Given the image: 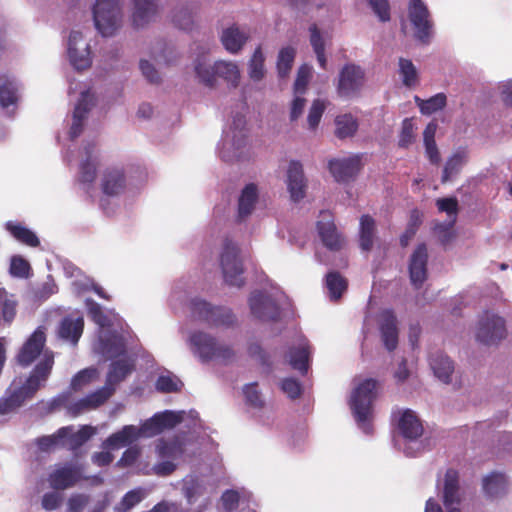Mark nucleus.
Instances as JSON below:
<instances>
[{"label": "nucleus", "mask_w": 512, "mask_h": 512, "mask_svg": "<svg viewBox=\"0 0 512 512\" xmlns=\"http://www.w3.org/2000/svg\"><path fill=\"white\" fill-rule=\"evenodd\" d=\"M365 73L355 64H347L339 74L337 92L341 97H351L359 93L364 84Z\"/></svg>", "instance_id": "ddd939ff"}, {"label": "nucleus", "mask_w": 512, "mask_h": 512, "mask_svg": "<svg viewBox=\"0 0 512 512\" xmlns=\"http://www.w3.org/2000/svg\"><path fill=\"white\" fill-rule=\"evenodd\" d=\"M68 56L76 70H85L92 64L90 46L83 41L81 32L72 31L68 39Z\"/></svg>", "instance_id": "4468645a"}, {"label": "nucleus", "mask_w": 512, "mask_h": 512, "mask_svg": "<svg viewBox=\"0 0 512 512\" xmlns=\"http://www.w3.org/2000/svg\"><path fill=\"white\" fill-rule=\"evenodd\" d=\"M295 56L296 50L291 46L284 47L279 51L277 70L280 77L283 78L289 74L293 66Z\"/></svg>", "instance_id": "09e8293b"}, {"label": "nucleus", "mask_w": 512, "mask_h": 512, "mask_svg": "<svg viewBox=\"0 0 512 512\" xmlns=\"http://www.w3.org/2000/svg\"><path fill=\"white\" fill-rule=\"evenodd\" d=\"M459 502V474L455 469H448L444 479L443 504L448 510Z\"/></svg>", "instance_id": "bb28decb"}, {"label": "nucleus", "mask_w": 512, "mask_h": 512, "mask_svg": "<svg viewBox=\"0 0 512 512\" xmlns=\"http://www.w3.org/2000/svg\"><path fill=\"white\" fill-rule=\"evenodd\" d=\"M121 8L118 0H96L93 7L95 27L102 36L115 34L121 25Z\"/></svg>", "instance_id": "20e7f679"}, {"label": "nucleus", "mask_w": 512, "mask_h": 512, "mask_svg": "<svg viewBox=\"0 0 512 512\" xmlns=\"http://www.w3.org/2000/svg\"><path fill=\"white\" fill-rule=\"evenodd\" d=\"M182 492L189 505H193L199 496L203 494V486L197 479L184 480Z\"/></svg>", "instance_id": "6e6d98bb"}, {"label": "nucleus", "mask_w": 512, "mask_h": 512, "mask_svg": "<svg viewBox=\"0 0 512 512\" xmlns=\"http://www.w3.org/2000/svg\"><path fill=\"white\" fill-rule=\"evenodd\" d=\"M429 364L438 379L444 383L451 381L454 364L447 355H444L442 352L432 354L429 358Z\"/></svg>", "instance_id": "c85d7f7f"}, {"label": "nucleus", "mask_w": 512, "mask_h": 512, "mask_svg": "<svg viewBox=\"0 0 512 512\" xmlns=\"http://www.w3.org/2000/svg\"><path fill=\"white\" fill-rule=\"evenodd\" d=\"M508 481L504 474L492 472L483 479V490L487 497L498 498L507 493Z\"/></svg>", "instance_id": "c756f323"}, {"label": "nucleus", "mask_w": 512, "mask_h": 512, "mask_svg": "<svg viewBox=\"0 0 512 512\" xmlns=\"http://www.w3.org/2000/svg\"><path fill=\"white\" fill-rule=\"evenodd\" d=\"M398 429L401 435L409 440H415L423 434V426L413 411L405 410L399 421Z\"/></svg>", "instance_id": "a878e982"}, {"label": "nucleus", "mask_w": 512, "mask_h": 512, "mask_svg": "<svg viewBox=\"0 0 512 512\" xmlns=\"http://www.w3.org/2000/svg\"><path fill=\"white\" fill-rule=\"evenodd\" d=\"M375 233L376 222L374 218L368 214L362 215L359 229V246L362 251L369 252L373 248Z\"/></svg>", "instance_id": "7c9ffc66"}, {"label": "nucleus", "mask_w": 512, "mask_h": 512, "mask_svg": "<svg viewBox=\"0 0 512 512\" xmlns=\"http://www.w3.org/2000/svg\"><path fill=\"white\" fill-rule=\"evenodd\" d=\"M191 316L209 327H219L224 324V311L221 306L212 305L201 298H193L189 303Z\"/></svg>", "instance_id": "1a4fd4ad"}, {"label": "nucleus", "mask_w": 512, "mask_h": 512, "mask_svg": "<svg viewBox=\"0 0 512 512\" xmlns=\"http://www.w3.org/2000/svg\"><path fill=\"white\" fill-rule=\"evenodd\" d=\"M310 31V43L316 54L317 60L321 68L326 69V56H325V44L320 34V31L316 24H312L309 28Z\"/></svg>", "instance_id": "de8ad7c7"}, {"label": "nucleus", "mask_w": 512, "mask_h": 512, "mask_svg": "<svg viewBox=\"0 0 512 512\" xmlns=\"http://www.w3.org/2000/svg\"><path fill=\"white\" fill-rule=\"evenodd\" d=\"M94 429L91 426H82L77 432L73 430L69 432L67 437L62 441L65 443L69 450L75 452L82 445H84L94 434Z\"/></svg>", "instance_id": "79ce46f5"}, {"label": "nucleus", "mask_w": 512, "mask_h": 512, "mask_svg": "<svg viewBox=\"0 0 512 512\" xmlns=\"http://www.w3.org/2000/svg\"><path fill=\"white\" fill-rule=\"evenodd\" d=\"M326 287L330 294V299L337 301L347 290V280L338 272L332 271L326 275Z\"/></svg>", "instance_id": "a19ab883"}, {"label": "nucleus", "mask_w": 512, "mask_h": 512, "mask_svg": "<svg viewBox=\"0 0 512 512\" xmlns=\"http://www.w3.org/2000/svg\"><path fill=\"white\" fill-rule=\"evenodd\" d=\"M191 316L209 327H219L224 324V311L221 306L212 305L201 298H193L189 303Z\"/></svg>", "instance_id": "6e6552de"}, {"label": "nucleus", "mask_w": 512, "mask_h": 512, "mask_svg": "<svg viewBox=\"0 0 512 512\" xmlns=\"http://www.w3.org/2000/svg\"><path fill=\"white\" fill-rule=\"evenodd\" d=\"M310 350L308 345L290 349L289 363L291 367L305 375L309 368Z\"/></svg>", "instance_id": "ea45409f"}, {"label": "nucleus", "mask_w": 512, "mask_h": 512, "mask_svg": "<svg viewBox=\"0 0 512 512\" xmlns=\"http://www.w3.org/2000/svg\"><path fill=\"white\" fill-rule=\"evenodd\" d=\"M335 135L339 139L352 137L358 130V121L351 114L339 115L335 118Z\"/></svg>", "instance_id": "58836bf2"}, {"label": "nucleus", "mask_w": 512, "mask_h": 512, "mask_svg": "<svg viewBox=\"0 0 512 512\" xmlns=\"http://www.w3.org/2000/svg\"><path fill=\"white\" fill-rule=\"evenodd\" d=\"M378 327L383 345L389 352L394 351L398 346L399 330L392 309H384L379 313Z\"/></svg>", "instance_id": "2eb2a0df"}, {"label": "nucleus", "mask_w": 512, "mask_h": 512, "mask_svg": "<svg viewBox=\"0 0 512 512\" xmlns=\"http://www.w3.org/2000/svg\"><path fill=\"white\" fill-rule=\"evenodd\" d=\"M5 227L6 230L9 231L10 234L19 242L30 247H37L40 245L37 235L20 223L9 221L6 223Z\"/></svg>", "instance_id": "c9c22d12"}, {"label": "nucleus", "mask_w": 512, "mask_h": 512, "mask_svg": "<svg viewBox=\"0 0 512 512\" xmlns=\"http://www.w3.org/2000/svg\"><path fill=\"white\" fill-rule=\"evenodd\" d=\"M133 25L137 28L149 23L157 14L156 0H134Z\"/></svg>", "instance_id": "393cba45"}, {"label": "nucleus", "mask_w": 512, "mask_h": 512, "mask_svg": "<svg viewBox=\"0 0 512 512\" xmlns=\"http://www.w3.org/2000/svg\"><path fill=\"white\" fill-rule=\"evenodd\" d=\"M264 55L262 52V47L258 46L254 52L253 55L249 61V77L253 81H260L263 79L265 75V69H264Z\"/></svg>", "instance_id": "8fccbe9b"}, {"label": "nucleus", "mask_w": 512, "mask_h": 512, "mask_svg": "<svg viewBox=\"0 0 512 512\" xmlns=\"http://www.w3.org/2000/svg\"><path fill=\"white\" fill-rule=\"evenodd\" d=\"M134 366L127 359H120L111 363L106 377V385L115 388L133 370Z\"/></svg>", "instance_id": "f704fd0d"}, {"label": "nucleus", "mask_w": 512, "mask_h": 512, "mask_svg": "<svg viewBox=\"0 0 512 512\" xmlns=\"http://www.w3.org/2000/svg\"><path fill=\"white\" fill-rule=\"evenodd\" d=\"M414 100L422 114L431 115L446 106L447 97L444 93H438L427 100H423L419 96H415Z\"/></svg>", "instance_id": "37998d69"}, {"label": "nucleus", "mask_w": 512, "mask_h": 512, "mask_svg": "<svg viewBox=\"0 0 512 512\" xmlns=\"http://www.w3.org/2000/svg\"><path fill=\"white\" fill-rule=\"evenodd\" d=\"M183 412H174L166 410L164 412L156 413L157 419L160 421L163 431L165 429H172L183 421Z\"/></svg>", "instance_id": "bf43d9fd"}, {"label": "nucleus", "mask_w": 512, "mask_h": 512, "mask_svg": "<svg viewBox=\"0 0 512 512\" xmlns=\"http://www.w3.org/2000/svg\"><path fill=\"white\" fill-rule=\"evenodd\" d=\"M415 141L414 123L410 118H405L399 135L398 145L401 148H408Z\"/></svg>", "instance_id": "13d9d810"}, {"label": "nucleus", "mask_w": 512, "mask_h": 512, "mask_svg": "<svg viewBox=\"0 0 512 512\" xmlns=\"http://www.w3.org/2000/svg\"><path fill=\"white\" fill-rule=\"evenodd\" d=\"M71 431L72 426L61 427L52 435L39 437L36 444L41 451L49 452L59 445L64 446L65 443L62 441Z\"/></svg>", "instance_id": "4c0bfd02"}, {"label": "nucleus", "mask_w": 512, "mask_h": 512, "mask_svg": "<svg viewBox=\"0 0 512 512\" xmlns=\"http://www.w3.org/2000/svg\"><path fill=\"white\" fill-rule=\"evenodd\" d=\"M428 249L420 243L413 251L409 262V276L412 285L419 289L427 279Z\"/></svg>", "instance_id": "6ab92c4d"}, {"label": "nucleus", "mask_w": 512, "mask_h": 512, "mask_svg": "<svg viewBox=\"0 0 512 512\" xmlns=\"http://www.w3.org/2000/svg\"><path fill=\"white\" fill-rule=\"evenodd\" d=\"M377 385L378 382L375 379H365L354 389L350 398L353 415L366 434L372 432V404L376 398Z\"/></svg>", "instance_id": "f03ea898"}, {"label": "nucleus", "mask_w": 512, "mask_h": 512, "mask_svg": "<svg viewBox=\"0 0 512 512\" xmlns=\"http://www.w3.org/2000/svg\"><path fill=\"white\" fill-rule=\"evenodd\" d=\"M18 85L14 78L3 74L0 75V105L8 108L18 102Z\"/></svg>", "instance_id": "2f4dec72"}, {"label": "nucleus", "mask_w": 512, "mask_h": 512, "mask_svg": "<svg viewBox=\"0 0 512 512\" xmlns=\"http://www.w3.org/2000/svg\"><path fill=\"white\" fill-rule=\"evenodd\" d=\"M328 168L337 182H349L357 176L362 168L361 156L332 159L328 163Z\"/></svg>", "instance_id": "dca6fc26"}, {"label": "nucleus", "mask_w": 512, "mask_h": 512, "mask_svg": "<svg viewBox=\"0 0 512 512\" xmlns=\"http://www.w3.org/2000/svg\"><path fill=\"white\" fill-rule=\"evenodd\" d=\"M51 362L46 358L36 368H32L22 384L11 383L0 398V415L16 412L27 401L32 400L41 388L45 387L51 376Z\"/></svg>", "instance_id": "f257e3e1"}, {"label": "nucleus", "mask_w": 512, "mask_h": 512, "mask_svg": "<svg viewBox=\"0 0 512 512\" xmlns=\"http://www.w3.org/2000/svg\"><path fill=\"white\" fill-rule=\"evenodd\" d=\"M182 382L175 377L169 375H161L158 377L155 387L162 393H173L181 390Z\"/></svg>", "instance_id": "4d7b16f0"}, {"label": "nucleus", "mask_w": 512, "mask_h": 512, "mask_svg": "<svg viewBox=\"0 0 512 512\" xmlns=\"http://www.w3.org/2000/svg\"><path fill=\"white\" fill-rule=\"evenodd\" d=\"M250 38V33L244 28L232 25L226 28V51L237 54Z\"/></svg>", "instance_id": "473e14b6"}, {"label": "nucleus", "mask_w": 512, "mask_h": 512, "mask_svg": "<svg viewBox=\"0 0 512 512\" xmlns=\"http://www.w3.org/2000/svg\"><path fill=\"white\" fill-rule=\"evenodd\" d=\"M287 186L294 202H298L305 197L306 180L303 167L299 161H291L287 171Z\"/></svg>", "instance_id": "4be33fe9"}, {"label": "nucleus", "mask_w": 512, "mask_h": 512, "mask_svg": "<svg viewBox=\"0 0 512 512\" xmlns=\"http://www.w3.org/2000/svg\"><path fill=\"white\" fill-rule=\"evenodd\" d=\"M191 349L202 362H209L222 355L223 347L211 335L195 331L189 337Z\"/></svg>", "instance_id": "9b49d317"}, {"label": "nucleus", "mask_w": 512, "mask_h": 512, "mask_svg": "<svg viewBox=\"0 0 512 512\" xmlns=\"http://www.w3.org/2000/svg\"><path fill=\"white\" fill-rule=\"evenodd\" d=\"M436 206L440 212H445L452 219L448 223H438L435 231L439 234L442 244H447L453 238V227L458 213V200L455 197L439 198Z\"/></svg>", "instance_id": "a211bd4d"}, {"label": "nucleus", "mask_w": 512, "mask_h": 512, "mask_svg": "<svg viewBox=\"0 0 512 512\" xmlns=\"http://www.w3.org/2000/svg\"><path fill=\"white\" fill-rule=\"evenodd\" d=\"M325 108L326 105L324 101L320 99H316L313 101L307 117L308 124L311 129H315L318 126L322 118V115L325 111Z\"/></svg>", "instance_id": "69168bd1"}, {"label": "nucleus", "mask_w": 512, "mask_h": 512, "mask_svg": "<svg viewBox=\"0 0 512 512\" xmlns=\"http://www.w3.org/2000/svg\"><path fill=\"white\" fill-rule=\"evenodd\" d=\"M191 316L209 327H219L224 324V311L221 306L212 305L201 298H193L189 303Z\"/></svg>", "instance_id": "9d476101"}, {"label": "nucleus", "mask_w": 512, "mask_h": 512, "mask_svg": "<svg viewBox=\"0 0 512 512\" xmlns=\"http://www.w3.org/2000/svg\"><path fill=\"white\" fill-rule=\"evenodd\" d=\"M252 493L245 488L226 489V512L236 510L240 504L249 505Z\"/></svg>", "instance_id": "a18cd8bd"}, {"label": "nucleus", "mask_w": 512, "mask_h": 512, "mask_svg": "<svg viewBox=\"0 0 512 512\" xmlns=\"http://www.w3.org/2000/svg\"><path fill=\"white\" fill-rule=\"evenodd\" d=\"M140 430L134 425H125L121 430L111 434L105 441L104 447L115 450L131 445L140 437Z\"/></svg>", "instance_id": "b1692460"}, {"label": "nucleus", "mask_w": 512, "mask_h": 512, "mask_svg": "<svg viewBox=\"0 0 512 512\" xmlns=\"http://www.w3.org/2000/svg\"><path fill=\"white\" fill-rule=\"evenodd\" d=\"M84 466L81 464L66 463L57 466L47 477L49 486L56 491H63L74 487L81 480H86Z\"/></svg>", "instance_id": "39448f33"}, {"label": "nucleus", "mask_w": 512, "mask_h": 512, "mask_svg": "<svg viewBox=\"0 0 512 512\" xmlns=\"http://www.w3.org/2000/svg\"><path fill=\"white\" fill-rule=\"evenodd\" d=\"M233 147L237 151V160L243 158V149L247 146L246 119L243 115L237 114L233 119Z\"/></svg>", "instance_id": "72a5a7b5"}, {"label": "nucleus", "mask_w": 512, "mask_h": 512, "mask_svg": "<svg viewBox=\"0 0 512 512\" xmlns=\"http://www.w3.org/2000/svg\"><path fill=\"white\" fill-rule=\"evenodd\" d=\"M85 306L87 309L88 316L91 318L93 322H95L100 327L104 328L109 325V318L103 312L102 307L92 298H87L85 300Z\"/></svg>", "instance_id": "864d4df0"}, {"label": "nucleus", "mask_w": 512, "mask_h": 512, "mask_svg": "<svg viewBox=\"0 0 512 512\" xmlns=\"http://www.w3.org/2000/svg\"><path fill=\"white\" fill-rule=\"evenodd\" d=\"M126 187L124 171L119 168H107L102 176L101 188L107 196H118Z\"/></svg>", "instance_id": "5701e85b"}, {"label": "nucleus", "mask_w": 512, "mask_h": 512, "mask_svg": "<svg viewBox=\"0 0 512 512\" xmlns=\"http://www.w3.org/2000/svg\"><path fill=\"white\" fill-rule=\"evenodd\" d=\"M223 62H217L213 67H206V62L197 59L195 72L200 81L208 87H213L218 76H221Z\"/></svg>", "instance_id": "e433bc0d"}, {"label": "nucleus", "mask_w": 512, "mask_h": 512, "mask_svg": "<svg viewBox=\"0 0 512 512\" xmlns=\"http://www.w3.org/2000/svg\"><path fill=\"white\" fill-rule=\"evenodd\" d=\"M249 306L254 317L265 322L280 319L281 310L277 302L269 295L256 291L249 298Z\"/></svg>", "instance_id": "0eeeda50"}, {"label": "nucleus", "mask_w": 512, "mask_h": 512, "mask_svg": "<svg viewBox=\"0 0 512 512\" xmlns=\"http://www.w3.org/2000/svg\"><path fill=\"white\" fill-rule=\"evenodd\" d=\"M114 391L115 388L105 384L103 387L93 393L88 394L84 398L92 410L103 405L113 395Z\"/></svg>", "instance_id": "603ef678"}, {"label": "nucleus", "mask_w": 512, "mask_h": 512, "mask_svg": "<svg viewBox=\"0 0 512 512\" xmlns=\"http://www.w3.org/2000/svg\"><path fill=\"white\" fill-rule=\"evenodd\" d=\"M259 200V189L255 183L244 186L238 197L236 222H246L253 214Z\"/></svg>", "instance_id": "412c9836"}, {"label": "nucleus", "mask_w": 512, "mask_h": 512, "mask_svg": "<svg viewBox=\"0 0 512 512\" xmlns=\"http://www.w3.org/2000/svg\"><path fill=\"white\" fill-rule=\"evenodd\" d=\"M174 25L181 30L190 31L194 25V19L191 11L187 8H182L176 11L172 19Z\"/></svg>", "instance_id": "052dcab7"}, {"label": "nucleus", "mask_w": 512, "mask_h": 512, "mask_svg": "<svg viewBox=\"0 0 512 512\" xmlns=\"http://www.w3.org/2000/svg\"><path fill=\"white\" fill-rule=\"evenodd\" d=\"M507 335L505 320L495 314L485 312L481 317L476 338L485 345L497 344Z\"/></svg>", "instance_id": "423d86ee"}, {"label": "nucleus", "mask_w": 512, "mask_h": 512, "mask_svg": "<svg viewBox=\"0 0 512 512\" xmlns=\"http://www.w3.org/2000/svg\"><path fill=\"white\" fill-rule=\"evenodd\" d=\"M145 497V491L142 488H136L128 491L121 499L117 510L119 512H128L134 506L139 504Z\"/></svg>", "instance_id": "5fc2aeb1"}, {"label": "nucleus", "mask_w": 512, "mask_h": 512, "mask_svg": "<svg viewBox=\"0 0 512 512\" xmlns=\"http://www.w3.org/2000/svg\"><path fill=\"white\" fill-rule=\"evenodd\" d=\"M138 429L140 430V437H153L163 432L156 414L146 420Z\"/></svg>", "instance_id": "0e129e2a"}, {"label": "nucleus", "mask_w": 512, "mask_h": 512, "mask_svg": "<svg viewBox=\"0 0 512 512\" xmlns=\"http://www.w3.org/2000/svg\"><path fill=\"white\" fill-rule=\"evenodd\" d=\"M243 392L248 405L253 408L263 407L264 402L261 398V393L258 390V384L256 382L246 385Z\"/></svg>", "instance_id": "e2e57ef3"}, {"label": "nucleus", "mask_w": 512, "mask_h": 512, "mask_svg": "<svg viewBox=\"0 0 512 512\" xmlns=\"http://www.w3.org/2000/svg\"><path fill=\"white\" fill-rule=\"evenodd\" d=\"M46 345V333L45 328L40 326L38 327L23 343L21 348L18 350L15 361L22 368H28L33 363L36 362L33 368H36L40 363L43 362L44 359H50L51 362V371L53 370L55 364V355L54 352L48 348H45Z\"/></svg>", "instance_id": "7ed1b4c3"}, {"label": "nucleus", "mask_w": 512, "mask_h": 512, "mask_svg": "<svg viewBox=\"0 0 512 512\" xmlns=\"http://www.w3.org/2000/svg\"><path fill=\"white\" fill-rule=\"evenodd\" d=\"M30 264L27 260L21 256H13L10 264V274L19 277L26 278L29 276Z\"/></svg>", "instance_id": "680f3d73"}, {"label": "nucleus", "mask_w": 512, "mask_h": 512, "mask_svg": "<svg viewBox=\"0 0 512 512\" xmlns=\"http://www.w3.org/2000/svg\"><path fill=\"white\" fill-rule=\"evenodd\" d=\"M97 167L87 158L80 165L79 181L83 184H92L96 178Z\"/></svg>", "instance_id": "338daca9"}, {"label": "nucleus", "mask_w": 512, "mask_h": 512, "mask_svg": "<svg viewBox=\"0 0 512 512\" xmlns=\"http://www.w3.org/2000/svg\"><path fill=\"white\" fill-rule=\"evenodd\" d=\"M16 307L17 301L14 295L0 287V319H3L6 323H11L16 315Z\"/></svg>", "instance_id": "49530a36"}, {"label": "nucleus", "mask_w": 512, "mask_h": 512, "mask_svg": "<svg viewBox=\"0 0 512 512\" xmlns=\"http://www.w3.org/2000/svg\"><path fill=\"white\" fill-rule=\"evenodd\" d=\"M409 19L415 28V36L427 43L431 36L432 21L427 6L422 0H410Z\"/></svg>", "instance_id": "f8f14e48"}, {"label": "nucleus", "mask_w": 512, "mask_h": 512, "mask_svg": "<svg viewBox=\"0 0 512 512\" xmlns=\"http://www.w3.org/2000/svg\"><path fill=\"white\" fill-rule=\"evenodd\" d=\"M320 215L322 219L317 222V230L324 246L333 251L340 250L343 245V238L337 232L331 213L321 211Z\"/></svg>", "instance_id": "aec40b11"}, {"label": "nucleus", "mask_w": 512, "mask_h": 512, "mask_svg": "<svg viewBox=\"0 0 512 512\" xmlns=\"http://www.w3.org/2000/svg\"><path fill=\"white\" fill-rule=\"evenodd\" d=\"M90 497L86 494L76 493L72 494L67 501L68 512H83L85 507L89 504Z\"/></svg>", "instance_id": "774afa93"}, {"label": "nucleus", "mask_w": 512, "mask_h": 512, "mask_svg": "<svg viewBox=\"0 0 512 512\" xmlns=\"http://www.w3.org/2000/svg\"><path fill=\"white\" fill-rule=\"evenodd\" d=\"M399 74L403 84L407 87H413L418 83V71L409 59H399Z\"/></svg>", "instance_id": "3c124183"}, {"label": "nucleus", "mask_w": 512, "mask_h": 512, "mask_svg": "<svg viewBox=\"0 0 512 512\" xmlns=\"http://www.w3.org/2000/svg\"><path fill=\"white\" fill-rule=\"evenodd\" d=\"M467 159V153L465 151H457L454 153L446 162L443 173H442V183H446L453 176L458 174L462 169L464 163Z\"/></svg>", "instance_id": "c03bdc74"}, {"label": "nucleus", "mask_w": 512, "mask_h": 512, "mask_svg": "<svg viewBox=\"0 0 512 512\" xmlns=\"http://www.w3.org/2000/svg\"><path fill=\"white\" fill-rule=\"evenodd\" d=\"M84 329L83 317L72 318L66 316L62 319L59 325L58 334L59 337L70 341L72 344H77L81 337Z\"/></svg>", "instance_id": "cd10ccee"}, {"label": "nucleus", "mask_w": 512, "mask_h": 512, "mask_svg": "<svg viewBox=\"0 0 512 512\" xmlns=\"http://www.w3.org/2000/svg\"><path fill=\"white\" fill-rule=\"evenodd\" d=\"M226 285L242 287L245 283L243 278V265L239 257V248L226 239Z\"/></svg>", "instance_id": "f3484780"}]
</instances>
